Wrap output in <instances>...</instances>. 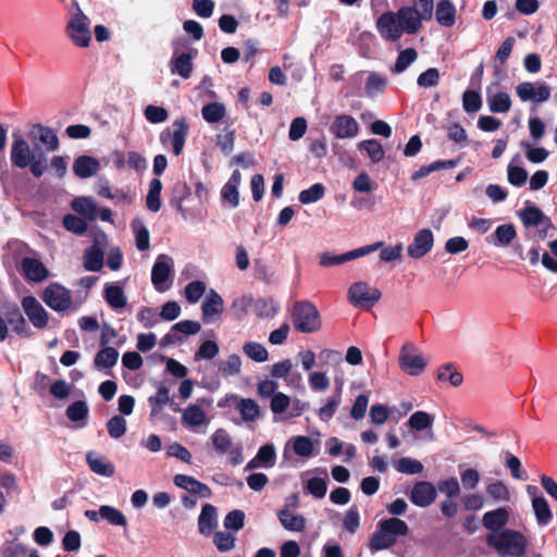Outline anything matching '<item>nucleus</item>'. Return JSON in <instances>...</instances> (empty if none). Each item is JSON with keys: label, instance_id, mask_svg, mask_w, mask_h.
I'll use <instances>...</instances> for the list:
<instances>
[{"label": "nucleus", "instance_id": "1a4fd4ad", "mask_svg": "<svg viewBox=\"0 0 557 557\" xmlns=\"http://www.w3.org/2000/svg\"><path fill=\"white\" fill-rule=\"evenodd\" d=\"M383 245H384L383 242H376L374 244L366 245L363 247L350 250V251L342 253V255H330V253L325 252L320 257V265H322V267L338 265V264L348 262L350 260L363 257L371 252H374L379 248L383 247Z\"/></svg>", "mask_w": 557, "mask_h": 557}, {"label": "nucleus", "instance_id": "c85d7f7f", "mask_svg": "<svg viewBox=\"0 0 557 557\" xmlns=\"http://www.w3.org/2000/svg\"><path fill=\"white\" fill-rule=\"evenodd\" d=\"M103 297L108 305L114 310L124 308L127 302L123 288L116 283L106 284Z\"/></svg>", "mask_w": 557, "mask_h": 557}, {"label": "nucleus", "instance_id": "69168bd1", "mask_svg": "<svg viewBox=\"0 0 557 557\" xmlns=\"http://www.w3.org/2000/svg\"><path fill=\"white\" fill-rule=\"evenodd\" d=\"M63 225L67 231L77 235H83L87 231L86 221L74 214H66L63 218Z\"/></svg>", "mask_w": 557, "mask_h": 557}, {"label": "nucleus", "instance_id": "49530a36", "mask_svg": "<svg viewBox=\"0 0 557 557\" xmlns=\"http://www.w3.org/2000/svg\"><path fill=\"white\" fill-rule=\"evenodd\" d=\"M434 422V418L425 411H416L408 420V425L414 431H424L431 429Z\"/></svg>", "mask_w": 557, "mask_h": 557}, {"label": "nucleus", "instance_id": "2f4dec72", "mask_svg": "<svg viewBox=\"0 0 557 557\" xmlns=\"http://www.w3.org/2000/svg\"><path fill=\"white\" fill-rule=\"evenodd\" d=\"M103 251L97 245L94 244L84 251L83 263L87 271L98 272L103 267Z\"/></svg>", "mask_w": 557, "mask_h": 557}, {"label": "nucleus", "instance_id": "338daca9", "mask_svg": "<svg viewBox=\"0 0 557 557\" xmlns=\"http://www.w3.org/2000/svg\"><path fill=\"white\" fill-rule=\"evenodd\" d=\"M256 457L262 463V468H272L276 461V453L274 446L272 444L261 446Z\"/></svg>", "mask_w": 557, "mask_h": 557}, {"label": "nucleus", "instance_id": "ea45409f", "mask_svg": "<svg viewBox=\"0 0 557 557\" xmlns=\"http://www.w3.org/2000/svg\"><path fill=\"white\" fill-rule=\"evenodd\" d=\"M100 518L107 520L112 525L125 527L127 524L124 513L115 507L102 505L99 508Z\"/></svg>", "mask_w": 557, "mask_h": 557}, {"label": "nucleus", "instance_id": "473e14b6", "mask_svg": "<svg viewBox=\"0 0 557 557\" xmlns=\"http://www.w3.org/2000/svg\"><path fill=\"white\" fill-rule=\"evenodd\" d=\"M86 459L92 472L106 478L114 474V466L106 457L88 453Z\"/></svg>", "mask_w": 557, "mask_h": 557}, {"label": "nucleus", "instance_id": "20e7f679", "mask_svg": "<svg viewBox=\"0 0 557 557\" xmlns=\"http://www.w3.org/2000/svg\"><path fill=\"white\" fill-rule=\"evenodd\" d=\"M41 299L49 308L57 312L65 311L72 305V295L70 289L57 282L50 283L42 290Z\"/></svg>", "mask_w": 557, "mask_h": 557}, {"label": "nucleus", "instance_id": "ddd939ff", "mask_svg": "<svg viewBox=\"0 0 557 557\" xmlns=\"http://www.w3.org/2000/svg\"><path fill=\"white\" fill-rule=\"evenodd\" d=\"M22 308L30 323L36 329H45L49 322V313L34 296H25L22 299Z\"/></svg>", "mask_w": 557, "mask_h": 557}, {"label": "nucleus", "instance_id": "4468645a", "mask_svg": "<svg viewBox=\"0 0 557 557\" xmlns=\"http://www.w3.org/2000/svg\"><path fill=\"white\" fill-rule=\"evenodd\" d=\"M434 236L430 228H422L416 233L412 243L407 247V253L412 259H421L433 248Z\"/></svg>", "mask_w": 557, "mask_h": 557}, {"label": "nucleus", "instance_id": "e2e57ef3", "mask_svg": "<svg viewBox=\"0 0 557 557\" xmlns=\"http://www.w3.org/2000/svg\"><path fill=\"white\" fill-rule=\"evenodd\" d=\"M441 74L436 67H430L417 78V84L423 88L435 87L440 84Z\"/></svg>", "mask_w": 557, "mask_h": 557}, {"label": "nucleus", "instance_id": "f03ea898", "mask_svg": "<svg viewBox=\"0 0 557 557\" xmlns=\"http://www.w3.org/2000/svg\"><path fill=\"white\" fill-rule=\"evenodd\" d=\"M486 541L502 557H522L528 546L527 537L521 532L511 529L491 533Z\"/></svg>", "mask_w": 557, "mask_h": 557}, {"label": "nucleus", "instance_id": "37998d69", "mask_svg": "<svg viewBox=\"0 0 557 557\" xmlns=\"http://www.w3.org/2000/svg\"><path fill=\"white\" fill-rule=\"evenodd\" d=\"M488 107L493 113H506L511 108V99L507 92L499 91L493 96H490Z\"/></svg>", "mask_w": 557, "mask_h": 557}, {"label": "nucleus", "instance_id": "cd10ccee", "mask_svg": "<svg viewBox=\"0 0 557 557\" xmlns=\"http://www.w3.org/2000/svg\"><path fill=\"white\" fill-rule=\"evenodd\" d=\"M218 515L216 508L211 504H206L198 518V529L203 535H208L216 527Z\"/></svg>", "mask_w": 557, "mask_h": 557}, {"label": "nucleus", "instance_id": "a211bd4d", "mask_svg": "<svg viewBox=\"0 0 557 557\" xmlns=\"http://www.w3.org/2000/svg\"><path fill=\"white\" fill-rule=\"evenodd\" d=\"M202 320L205 323L215 322L223 312V299L214 290L210 289L207 298L201 305Z\"/></svg>", "mask_w": 557, "mask_h": 557}, {"label": "nucleus", "instance_id": "2eb2a0df", "mask_svg": "<svg viewBox=\"0 0 557 557\" xmlns=\"http://www.w3.org/2000/svg\"><path fill=\"white\" fill-rule=\"evenodd\" d=\"M36 148L30 149L28 143L22 137H15L11 145L10 159L13 166L26 169L32 163Z\"/></svg>", "mask_w": 557, "mask_h": 557}, {"label": "nucleus", "instance_id": "4c0bfd02", "mask_svg": "<svg viewBox=\"0 0 557 557\" xmlns=\"http://www.w3.org/2000/svg\"><path fill=\"white\" fill-rule=\"evenodd\" d=\"M437 380L442 383H462L463 375L456 364L448 362L438 368Z\"/></svg>", "mask_w": 557, "mask_h": 557}, {"label": "nucleus", "instance_id": "aec40b11", "mask_svg": "<svg viewBox=\"0 0 557 557\" xmlns=\"http://www.w3.org/2000/svg\"><path fill=\"white\" fill-rule=\"evenodd\" d=\"M397 18L399 21L400 28L407 34H417L422 27L421 21L423 17L414 8L404 7L399 9L397 12Z\"/></svg>", "mask_w": 557, "mask_h": 557}, {"label": "nucleus", "instance_id": "bf43d9fd", "mask_svg": "<svg viewBox=\"0 0 557 557\" xmlns=\"http://www.w3.org/2000/svg\"><path fill=\"white\" fill-rule=\"evenodd\" d=\"M28 548L16 541H5L1 546V557H26Z\"/></svg>", "mask_w": 557, "mask_h": 557}, {"label": "nucleus", "instance_id": "052dcab7", "mask_svg": "<svg viewBox=\"0 0 557 557\" xmlns=\"http://www.w3.org/2000/svg\"><path fill=\"white\" fill-rule=\"evenodd\" d=\"M462 107L467 113H475L482 107V98L478 91L466 90L462 95Z\"/></svg>", "mask_w": 557, "mask_h": 557}, {"label": "nucleus", "instance_id": "412c9836", "mask_svg": "<svg viewBox=\"0 0 557 557\" xmlns=\"http://www.w3.org/2000/svg\"><path fill=\"white\" fill-rule=\"evenodd\" d=\"M173 481L177 487L183 488L193 495H197L201 498L211 497L212 493L210 487L190 475L176 474Z\"/></svg>", "mask_w": 557, "mask_h": 557}, {"label": "nucleus", "instance_id": "864d4df0", "mask_svg": "<svg viewBox=\"0 0 557 557\" xmlns=\"http://www.w3.org/2000/svg\"><path fill=\"white\" fill-rule=\"evenodd\" d=\"M387 87V79L377 74V73H371L366 82V91L367 95L370 97L375 96L376 94L383 92Z\"/></svg>", "mask_w": 557, "mask_h": 557}, {"label": "nucleus", "instance_id": "f8f14e48", "mask_svg": "<svg viewBox=\"0 0 557 557\" xmlns=\"http://www.w3.org/2000/svg\"><path fill=\"white\" fill-rule=\"evenodd\" d=\"M173 272V260L168 255H160L151 270V282L158 292H164L169 286V281Z\"/></svg>", "mask_w": 557, "mask_h": 557}, {"label": "nucleus", "instance_id": "6ab92c4d", "mask_svg": "<svg viewBox=\"0 0 557 557\" xmlns=\"http://www.w3.org/2000/svg\"><path fill=\"white\" fill-rule=\"evenodd\" d=\"M21 270L27 281L39 283L49 276L45 264L36 258L25 257L21 262Z\"/></svg>", "mask_w": 557, "mask_h": 557}, {"label": "nucleus", "instance_id": "3c124183", "mask_svg": "<svg viewBox=\"0 0 557 557\" xmlns=\"http://www.w3.org/2000/svg\"><path fill=\"white\" fill-rule=\"evenodd\" d=\"M242 366V360L238 355H231L226 360H221L219 362L218 371L224 377H228L239 373Z\"/></svg>", "mask_w": 557, "mask_h": 557}, {"label": "nucleus", "instance_id": "c9c22d12", "mask_svg": "<svg viewBox=\"0 0 557 557\" xmlns=\"http://www.w3.org/2000/svg\"><path fill=\"white\" fill-rule=\"evenodd\" d=\"M183 423L189 428L207 424L205 411L197 405L188 406L182 416Z\"/></svg>", "mask_w": 557, "mask_h": 557}, {"label": "nucleus", "instance_id": "de8ad7c7", "mask_svg": "<svg viewBox=\"0 0 557 557\" xmlns=\"http://www.w3.org/2000/svg\"><path fill=\"white\" fill-rule=\"evenodd\" d=\"M519 216L527 227L537 226L544 219L542 210L535 206H525L520 211Z\"/></svg>", "mask_w": 557, "mask_h": 557}, {"label": "nucleus", "instance_id": "5701e85b", "mask_svg": "<svg viewBox=\"0 0 557 557\" xmlns=\"http://www.w3.org/2000/svg\"><path fill=\"white\" fill-rule=\"evenodd\" d=\"M332 133L337 138H352L359 132V125L351 115H338L331 126Z\"/></svg>", "mask_w": 557, "mask_h": 557}, {"label": "nucleus", "instance_id": "39448f33", "mask_svg": "<svg viewBox=\"0 0 557 557\" xmlns=\"http://www.w3.org/2000/svg\"><path fill=\"white\" fill-rule=\"evenodd\" d=\"M381 292L376 287H370L366 282H356L348 289V298L355 307L370 309L380 299Z\"/></svg>", "mask_w": 557, "mask_h": 557}, {"label": "nucleus", "instance_id": "0eeeda50", "mask_svg": "<svg viewBox=\"0 0 557 557\" xmlns=\"http://www.w3.org/2000/svg\"><path fill=\"white\" fill-rule=\"evenodd\" d=\"M173 132H170L169 129L163 131L160 134V141L164 146L168 145V143H171L174 156L178 157L184 149L189 132V125L186 117L183 116L175 120L173 122Z\"/></svg>", "mask_w": 557, "mask_h": 557}, {"label": "nucleus", "instance_id": "a878e982", "mask_svg": "<svg viewBox=\"0 0 557 557\" xmlns=\"http://www.w3.org/2000/svg\"><path fill=\"white\" fill-rule=\"evenodd\" d=\"M100 169L99 161L90 156H79L73 164V172L79 178L95 175Z\"/></svg>", "mask_w": 557, "mask_h": 557}, {"label": "nucleus", "instance_id": "bb28decb", "mask_svg": "<svg viewBox=\"0 0 557 557\" xmlns=\"http://www.w3.org/2000/svg\"><path fill=\"white\" fill-rule=\"evenodd\" d=\"M148 401L151 407V416H157L165 406H169L173 411H178L177 405L165 386L160 387L154 396L149 397Z\"/></svg>", "mask_w": 557, "mask_h": 557}, {"label": "nucleus", "instance_id": "6e6552de", "mask_svg": "<svg viewBox=\"0 0 557 557\" xmlns=\"http://www.w3.org/2000/svg\"><path fill=\"white\" fill-rule=\"evenodd\" d=\"M66 33L77 47H88L91 40L88 17L78 11L67 23Z\"/></svg>", "mask_w": 557, "mask_h": 557}, {"label": "nucleus", "instance_id": "f3484780", "mask_svg": "<svg viewBox=\"0 0 557 557\" xmlns=\"http://www.w3.org/2000/svg\"><path fill=\"white\" fill-rule=\"evenodd\" d=\"M409 498L416 506L428 507L436 498V488L430 482H418L410 491Z\"/></svg>", "mask_w": 557, "mask_h": 557}, {"label": "nucleus", "instance_id": "9b49d317", "mask_svg": "<svg viewBox=\"0 0 557 557\" xmlns=\"http://www.w3.org/2000/svg\"><path fill=\"white\" fill-rule=\"evenodd\" d=\"M516 94L522 101H534L541 103L550 98V87L544 82H539L536 84L522 82L517 85Z\"/></svg>", "mask_w": 557, "mask_h": 557}, {"label": "nucleus", "instance_id": "423d86ee", "mask_svg": "<svg viewBox=\"0 0 557 557\" xmlns=\"http://www.w3.org/2000/svg\"><path fill=\"white\" fill-rule=\"evenodd\" d=\"M398 364L405 373L416 376L425 370L428 361L421 354H417L412 344H406L399 351Z\"/></svg>", "mask_w": 557, "mask_h": 557}, {"label": "nucleus", "instance_id": "a19ab883", "mask_svg": "<svg viewBox=\"0 0 557 557\" xmlns=\"http://www.w3.org/2000/svg\"><path fill=\"white\" fill-rule=\"evenodd\" d=\"M72 208L75 212L84 215L88 220H95L97 218L98 208L89 198H76L72 202Z\"/></svg>", "mask_w": 557, "mask_h": 557}, {"label": "nucleus", "instance_id": "f257e3e1", "mask_svg": "<svg viewBox=\"0 0 557 557\" xmlns=\"http://www.w3.org/2000/svg\"><path fill=\"white\" fill-rule=\"evenodd\" d=\"M408 533V524L399 518L381 520L370 539L369 547L374 552L388 549L396 544L399 536H406Z\"/></svg>", "mask_w": 557, "mask_h": 557}, {"label": "nucleus", "instance_id": "09e8293b", "mask_svg": "<svg viewBox=\"0 0 557 557\" xmlns=\"http://www.w3.org/2000/svg\"><path fill=\"white\" fill-rule=\"evenodd\" d=\"M88 412L89 409L86 401L77 400L67 407L65 413L69 420L73 422H83V424H85Z\"/></svg>", "mask_w": 557, "mask_h": 557}, {"label": "nucleus", "instance_id": "4be33fe9", "mask_svg": "<svg viewBox=\"0 0 557 557\" xmlns=\"http://www.w3.org/2000/svg\"><path fill=\"white\" fill-rule=\"evenodd\" d=\"M28 137L45 145L47 151H55L59 149V138L57 134L48 126H44L41 124L33 125L29 129Z\"/></svg>", "mask_w": 557, "mask_h": 557}, {"label": "nucleus", "instance_id": "c03bdc74", "mask_svg": "<svg viewBox=\"0 0 557 557\" xmlns=\"http://www.w3.org/2000/svg\"><path fill=\"white\" fill-rule=\"evenodd\" d=\"M226 110L223 103L211 102L201 109L202 117L208 123H218L225 116Z\"/></svg>", "mask_w": 557, "mask_h": 557}, {"label": "nucleus", "instance_id": "5fc2aeb1", "mask_svg": "<svg viewBox=\"0 0 557 557\" xmlns=\"http://www.w3.org/2000/svg\"><path fill=\"white\" fill-rule=\"evenodd\" d=\"M360 149L367 151L373 163H379L384 159L385 152L382 145L376 139L363 140L359 144Z\"/></svg>", "mask_w": 557, "mask_h": 557}, {"label": "nucleus", "instance_id": "680f3d73", "mask_svg": "<svg viewBox=\"0 0 557 557\" xmlns=\"http://www.w3.org/2000/svg\"><path fill=\"white\" fill-rule=\"evenodd\" d=\"M110 437L117 440L122 437L127 430V422L121 416H113L107 423Z\"/></svg>", "mask_w": 557, "mask_h": 557}, {"label": "nucleus", "instance_id": "b1692460", "mask_svg": "<svg viewBox=\"0 0 557 557\" xmlns=\"http://www.w3.org/2000/svg\"><path fill=\"white\" fill-rule=\"evenodd\" d=\"M509 511L505 507H498L494 510L486 511L482 517L483 527L492 531V533H498L509 521Z\"/></svg>", "mask_w": 557, "mask_h": 557}, {"label": "nucleus", "instance_id": "4d7b16f0", "mask_svg": "<svg viewBox=\"0 0 557 557\" xmlns=\"http://www.w3.org/2000/svg\"><path fill=\"white\" fill-rule=\"evenodd\" d=\"M305 491L315 498H323L327 492L325 478H311L305 484Z\"/></svg>", "mask_w": 557, "mask_h": 557}, {"label": "nucleus", "instance_id": "8fccbe9b", "mask_svg": "<svg viewBox=\"0 0 557 557\" xmlns=\"http://www.w3.org/2000/svg\"><path fill=\"white\" fill-rule=\"evenodd\" d=\"M394 468L399 473L418 474L423 471V465L409 457H403L394 463Z\"/></svg>", "mask_w": 557, "mask_h": 557}, {"label": "nucleus", "instance_id": "9d476101", "mask_svg": "<svg viewBox=\"0 0 557 557\" xmlns=\"http://www.w3.org/2000/svg\"><path fill=\"white\" fill-rule=\"evenodd\" d=\"M197 49L189 46L186 47V51L181 53L174 50L170 61L171 73L180 75L184 79H188L194 70L193 60L197 57Z\"/></svg>", "mask_w": 557, "mask_h": 557}, {"label": "nucleus", "instance_id": "7c9ffc66", "mask_svg": "<svg viewBox=\"0 0 557 557\" xmlns=\"http://www.w3.org/2000/svg\"><path fill=\"white\" fill-rule=\"evenodd\" d=\"M517 231L513 224H502L491 235L490 243L496 247H507L516 238Z\"/></svg>", "mask_w": 557, "mask_h": 557}, {"label": "nucleus", "instance_id": "6e6d98bb", "mask_svg": "<svg viewBox=\"0 0 557 557\" xmlns=\"http://www.w3.org/2000/svg\"><path fill=\"white\" fill-rule=\"evenodd\" d=\"M244 354L256 362H263L268 359V350L257 342H248L243 346Z\"/></svg>", "mask_w": 557, "mask_h": 557}, {"label": "nucleus", "instance_id": "603ef678", "mask_svg": "<svg viewBox=\"0 0 557 557\" xmlns=\"http://www.w3.org/2000/svg\"><path fill=\"white\" fill-rule=\"evenodd\" d=\"M325 195V187L321 183H315L308 189H304L299 194V201L304 205L317 202Z\"/></svg>", "mask_w": 557, "mask_h": 557}, {"label": "nucleus", "instance_id": "13d9d810", "mask_svg": "<svg viewBox=\"0 0 557 557\" xmlns=\"http://www.w3.org/2000/svg\"><path fill=\"white\" fill-rule=\"evenodd\" d=\"M293 442V450L297 456L300 457H310L313 454V443L307 436H295L292 438Z\"/></svg>", "mask_w": 557, "mask_h": 557}, {"label": "nucleus", "instance_id": "72a5a7b5", "mask_svg": "<svg viewBox=\"0 0 557 557\" xmlns=\"http://www.w3.org/2000/svg\"><path fill=\"white\" fill-rule=\"evenodd\" d=\"M436 21L444 27H451L456 22V9L449 0H441L436 5Z\"/></svg>", "mask_w": 557, "mask_h": 557}, {"label": "nucleus", "instance_id": "f704fd0d", "mask_svg": "<svg viewBox=\"0 0 557 557\" xmlns=\"http://www.w3.org/2000/svg\"><path fill=\"white\" fill-rule=\"evenodd\" d=\"M532 509L540 525H547L552 521V510L547 500L543 496L533 497Z\"/></svg>", "mask_w": 557, "mask_h": 557}, {"label": "nucleus", "instance_id": "58836bf2", "mask_svg": "<svg viewBox=\"0 0 557 557\" xmlns=\"http://www.w3.org/2000/svg\"><path fill=\"white\" fill-rule=\"evenodd\" d=\"M417 59L418 52L414 48H406L405 50H401L396 59L394 67L392 69V73L400 74L405 72Z\"/></svg>", "mask_w": 557, "mask_h": 557}, {"label": "nucleus", "instance_id": "c756f323", "mask_svg": "<svg viewBox=\"0 0 557 557\" xmlns=\"http://www.w3.org/2000/svg\"><path fill=\"white\" fill-rule=\"evenodd\" d=\"M7 325L10 324L13 331L22 337H30L33 335L25 318L17 306L7 312Z\"/></svg>", "mask_w": 557, "mask_h": 557}, {"label": "nucleus", "instance_id": "79ce46f5", "mask_svg": "<svg viewBox=\"0 0 557 557\" xmlns=\"http://www.w3.org/2000/svg\"><path fill=\"white\" fill-rule=\"evenodd\" d=\"M486 494L495 503H507L510 500L511 494L508 486L502 481H495L486 486Z\"/></svg>", "mask_w": 557, "mask_h": 557}, {"label": "nucleus", "instance_id": "0e129e2a", "mask_svg": "<svg viewBox=\"0 0 557 557\" xmlns=\"http://www.w3.org/2000/svg\"><path fill=\"white\" fill-rule=\"evenodd\" d=\"M206 284L202 281H193L185 287V297L189 304H196L205 294Z\"/></svg>", "mask_w": 557, "mask_h": 557}, {"label": "nucleus", "instance_id": "e433bc0d", "mask_svg": "<svg viewBox=\"0 0 557 557\" xmlns=\"http://www.w3.org/2000/svg\"><path fill=\"white\" fill-rule=\"evenodd\" d=\"M236 410L246 422L255 421L260 416L259 406L257 403L249 398H243L236 404Z\"/></svg>", "mask_w": 557, "mask_h": 557}, {"label": "nucleus", "instance_id": "dca6fc26", "mask_svg": "<svg viewBox=\"0 0 557 557\" xmlns=\"http://www.w3.org/2000/svg\"><path fill=\"white\" fill-rule=\"evenodd\" d=\"M376 27L381 36L386 40L396 41L403 34L399 21L396 20V15L393 12L383 13L377 18Z\"/></svg>", "mask_w": 557, "mask_h": 557}, {"label": "nucleus", "instance_id": "774afa93", "mask_svg": "<svg viewBox=\"0 0 557 557\" xmlns=\"http://www.w3.org/2000/svg\"><path fill=\"white\" fill-rule=\"evenodd\" d=\"M507 178L511 185L521 187L528 180V172L521 166L509 164L507 168Z\"/></svg>", "mask_w": 557, "mask_h": 557}, {"label": "nucleus", "instance_id": "a18cd8bd", "mask_svg": "<svg viewBox=\"0 0 557 557\" xmlns=\"http://www.w3.org/2000/svg\"><path fill=\"white\" fill-rule=\"evenodd\" d=\"M102 347L95 357V364L98 368H111L117 361L119 351L113 347H107V345Z\"/></svg>", "mask_w": 557, "mask_h": 557}, {"label": "nucleus", "instance_id": "7ed1b4c3", "mask_svg": "<svg viewBox=\"0 0 557 557\" xmlns=\"http://www.w3.org/2000/svg\"><path fill=\"white\" fill-rule=\"evenodd\" d=\"M292 322L299 333L311 334L322 326L318 308L309 300L295 301L292 309Z\"/></svg>", "mask_w": 557, "mask_h": 557}, {"label": "nucleus", "instance_id": "393cba45", "mask_svg": "<svg viewBox=\"0 0 557 557\" xmlns=\"http://www.w3.org/2000/svg\"><path fill=\"white\" fill-rule=\"evenodd\" d=\"M277 518L282 527L289 532L300 533L306 529V518L287 507L277 511Z\"/></svg>", "mask_w": 557, "mask_h": 557}]
</instances>
